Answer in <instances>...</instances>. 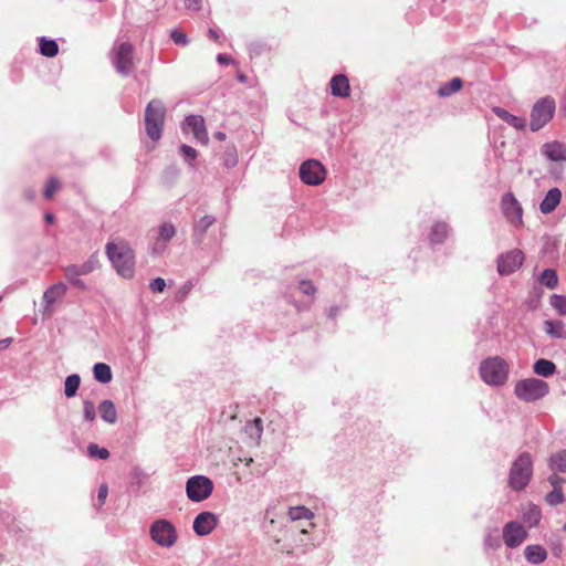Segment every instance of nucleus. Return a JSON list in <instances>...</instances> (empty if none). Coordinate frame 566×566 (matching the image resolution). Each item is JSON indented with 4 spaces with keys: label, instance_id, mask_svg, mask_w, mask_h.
I'll list each match as a JSON object with an SVG mask.
<instances>
[{
    "label": "nucleus",
    "instance_id": "1",
    "mask_svg": "<svg viewBox=\"0 0 566 566\" xmlns=\"http://www.w3.org/2000/svg\"><path fill=\"white\" fill-rule=\"evenodd\" d=\"M105 253L116 272L130 279L135 273V253L129 243L123 239H115L107 242Z\"/></svg>",
    "mask_w": 566,
    "mask_h": 566
},
{
    "label": "nucleus",
    "instance_id": "2",
    "mask_svg": "<svg viewBox=\"0 0 566 566\" xmlns=\"http://www.w3.org/2000/svg\"><path fill=\"white\" fill-rule=\"evenodd\" d=\"M165 119L166 108L164 104L158 99L150 101L145 111V129L153 142L160 139Z\"/></svg>",
    "mask_w": 566,
    "mask_h": 566
},
{
    "label": "nucleus",
    "instance_id": "3",
    "mask_svg": "<svg viewBox=\"0 0 566 566\" xmlns=\"http://www.w3.org/2000/svg\"><path fill=\"white\" fill-rule=\"evenodd\" d=\"M533 473V461L530 453L524 452L513 462L510 475L509 485L514 491L523 490L530 482Z\"/></svg>",
    "mask_w": 566,
    "mask_h": 566
},
{
    "label": "nucleus",
    "instance_id": "4",
    "mask_svg": "<svg viewBox=\"0 0 566 566\" xmlns=\"http://www.w3.org/2000/svg\"><path fill=\"white\" fill-rule=\"evenodd\" d=\"M556 112V102L552 96L538 98L531 111L530 129L537 132L547 125Z\"/></svg>",
    "mask_w": 566,
    "mask_h": 566
},
{
    "label": "nucleus",
    "instance_id": "5",
    "mask_svg": "<svg viewBox=\"0 0 566 566\" xmlns=\"http://www.w3.org/2000/svg\"><path fill=\"white\" fill-rule=\"evenodd\" d=\"M549 387L546 381L538 378H526L517 381L514 394L525 402L536 401L548 394Z\"/></svg>",
    "mask_w": 566,
    "mask_h": 566
},
{
    "label": "nucleus",
    "instance_id": "6",
    "mask_svg": "<svg viewBox=\"0 0 566 566\" xmlns=\"http://www.w3.org/2000/svg\"><path fill=\"white\" fill-rule=\"evenodd\" d=\"M507 365L500 357H492L484 360L480 366V375L489 385H503L507 379Z\"/></svg>",
    "mask_w": 566,
    "mask_h": 566
},
{
    "label": "nucleus",
    "instance_id": "7",
    "mask_svg": "<svg viewBox=\"0 0 566 566\" xmlns=\"http://www.w3.org/2000/svg\"><path fill=\"white\" fill-rule=\"evenodd\" d=\"M134 45L122 42L113 48V65L122 75H128L134 69Z\"/></svg>",
    "mask_w": 566,
    "mask_h": 566
},
{
    "label": "nucleus",
    "instance_id": "8",
    "mask_svg": "<svg viewBox=\"0 0 566 566\" xmlns=\"http://www.w3.org/2000/svg\"><path fill=\"white\" fill-rule=\"evenodd\" d=\"M213 490L212 481L205 475H195L186 483L187 496L193 502H201L208 499Z\"/></svg>",
    "mask_w": 566,
    "mask_h": 566
},
{
    "label": "nucleus",
    "instance_id": "9",
    "mask_svg": "<svg viewBox=\"0 0 566 566\" xmlns=\"http://www.w3.org/2000/svg\"><path fill=\"white\" fill-rule=\"evenodd\" d=\"M151 539L163 546L171 547L177 541L175 526L167 520H157L150 526Z\"/></svg>",
    "mask_w": 566,
    "mask_h": 566
},
{
    "label": "nucleus",
    "instance_id": "10",
    "mask_svg": "<svg viewBox=\"0 0 566 566\" xmlns=\"http://www.w3.org/2000/svg\"><path fill=\"white\" fill-rule=\"evenodd\" d=\"M325 177L326 170L318 160L308 159L300 167V178L306 185H321L325 180Z\"/></svg>",
    "mask_w": 566,
    "mask_h": 566
},
{
    "label": "nucleus",
    "instance_id": "11",
    "mask_svg": "<svg viewBox=\"0 0 566 566\" xmlns=\"http://www.w3.org/2000/svg\"><path fill=\"white\" fill-rule=\"evenodd\" d=\"M501 209L510 223L515 227L524 224L522 206L512 192H507L502 197Z\"/></svg>",
    "mask_w": 566,
    "mask_h": 566
},
{
    "label": "nucleus",
    "instance_id": "12",
    "mask_svg": "<svg viewBox=\"0 0 566 566\" xmlns=\"http://www.w3.org/2000/svg\"><path fill=\"white\" fill-rule=\"evenodd\" d=\"M524 261V254L518 249H513L497 259V271L502 275H509L521 268Z\"/></svg>",
    "mask_w": 566,
    "mask_h": 566
},
{
    "label": "nucleus",
    "instance_id": "13",
    "mask_svg": "<svg viewBox=\"0 0 566 566\" xmlns=\"http://www.w3.org/2000/svg\"><path fill=\"white\" fill-rule=\"evenodd\" d=\"M526 537V530L517 522H509L503 527V541L507 547H518Z\"/></svg>",
    "mask_w": 566,
    "mask_h": 566
},
{
    "label": "nucleus",
    "instance_id": "14",
    "mask_svg": "<svg viewBox=\"0 0 566 566\" xmlns=\"http://www.w3.org/2000/svg\"><path fill=\"white\" fill-rule=\"evenodd\" d=\"M190 129L195 136V138L202 145H207L209 142L208 132L206 128L205 119L200 115H190L187 116L184 124L182 129L186 132Z\"/></svg>",
    "mask_w": 566,
    "mask_h": 566
},
{
    "label": "nucleus",
    "instance_id": "15",
    "mask_svg": "<svg viewBox=\"0 0 566 566\" xmlns=\"http://www.w3.org/2000/svg\"><path fill=\"white\" fill-rule=\"evenodd\" d=\"M66 285L64 283H57L50 286L43 294L44 315L51 316L53 313V305L55 302L63 297L66 293Z\"/></svg>",
    "mask_w": 566,
    "mask_h": 566
},
{
    "label": "nucleus",
    "instance_id": "16",
    "mask_svg": "<svg viewBox=\"0 0 566 566\" xmlns=\"http://www.w3.org/2000/svg\"><path fill=\"white\" fill-rule=\"evenodd\" d=\"M217 526V517L210 512H202L193 521V531L200 536L210 534Z\"/></svg>",
    "mask_w": 566,
    "mask_h": 566
},
{
    "label": "nucleus",
    "instance_id": "17",
    "mask_svg": "<svg viewBox=\"0 0 566 566\" xmlns=\"http://www.w3.org/2000/svg\"><path fill=\"white\" fill-rule=\"evenodd\" d=\"M176 228L170 222H164L158 227V235L155 240L153 251L161 253L166 249V244L175 237Z\"/></svg>",
    "mask_w": 566,
    "mask_h": 566
},
{
    "label": "nucleus",
    "instance_id": "18",
    "mask_svg": "<svg viewBox=\"0 0 566 566\" xmlns=\"http://www.w3.org/2000/svg\"><path fill=\"white\" fill-rule=\"evenodd\" d=\"M331 93L337 97H348L350 93L349 81L346 75L338 74L331 78L329 82Z\"/></svg>",
    "mask_w": 566,
    "mask_h": 566
},
{
    "label": "nucleus",
    "instance_id": "19",
    "mask_svg": "<svg viewBox=\"0 0 566 566\" xmlns=\"http://www.w3.org/2000/svg\"><path fill=\"white\" fill-rule=\"evenodd\" d=\"M541 151L552 161H566V148L558 142L544 144Z\"/></svg>",
    "mask_w": 566,
    "mask_h": 566
},
{
    "label": "nucleus",
    "instance_id": "20",
    "mask_svg": "<svg viewBox=\"0 0 566 566\" xmlns=\"http://www.w3.org/2000/svg\"><path fill=\"white\" fill-rule=\"evenodd\" d=\"M562 191L558 188H552L546 193L545 198L539 205V210L544 214L553 212L556 207L560 203Z\"/></svg>",
    "mask_w": 566,
    "mask_h": 566
},
{
    "label": "nucleus",
    "instance_id": "21",
    "mask_svg": "<svg viewBox=\"0 0 566 566\" xmlns=\"http://www.w3.org/2000/svg\"><path fill=\"white\" fill-rule=\"evenodd\" d=\"M492 111L499 118H501L506 124H509L510 126H512L516 129L523 130L526 127V122L523 117L515 116V115L509 113L506 109H504L502 107H497V106L493 107Z\"/></svg>",
    "mask_w": 566,
    "mask_h": 566
},
{
    "label": "nucleus",
    "instance_id": "22",
    "mask_svg": "<svg viewBox=\"0 0 566 566\" xmlns=\"http://www.w3.org/2000/svg\"><path fill=\"white\" fill-rule=\"evenodd\" d=\"M524 556L531 564H541L546 560L547 552L541 545H528L524 549Z\"/></svg>",
    "mask_w": 566,
    "mask_h": 566
},
{
    "label": "nucleus",
    "instance_id": "23",
    "mask_svg": "<svg viewBox=\"0 0 566 566\" xmlns=\"http://www.w3.org/2000/svg\"><path fill=\"white\" fill-rule=\"evenodd\" d=\"M216 222V218L212 216L202 217L193 227L192 237L196 242L200 243L208 231V229L213 226Z\"/></svg>",
    "mask_w": 566,
    "mask_h": 566
},
{
    "label": "nucleus",
    "instance_id": "24",
    "mask_svg": "<svg viewBox=\"0 0 566 566\" xmlns=\"http://www.w3.org/2000/svg\"><path fill=\"white\" fill-rule=\"evenodd\" d=\"M101 418L107 423H115L117 421V411L112 400H103L98 406Z\"/></svg>",
    "mask_w": 566,
    "mask_h": 566
},
{
    "label": "nucleus",
    "instance_id": "25",
    "mask_svg": "<svg viewBox=\"0 0 566 566\" xmlns=\"http://www.w3.org/2000/svg\"><path fill=\"white\" fill-rule=\"evenodd\" d=\"M533 369H534V373L538 376L549 377L555 373L556 366L553 361H551L548 359L541 358L535 361Z\"/></svg>",
    "mask_w": 566,
    "mask_h": 566
},
{
    "label": "nucleus",
    "instance_id": "26",
    "mask_svg": "<svg viewBox=\"0 0 566 566\" xmlns=\"http://www.w3.org/2000/svg\"><path fill=\"white\" fill-rule=\"evenodd\" d=\"M94 378L102 382L107 384L112 380L111 367L105 363H96L93 367Z\"/></svg>",
    "mask_w": 566,
    "mask_h": 566
},
{
    "label": "nucleus",
    "instance_id": "27",
    "mask_svg": "<svg viewBox=\"0 0 566 566\" xmlns=\"http://www.w3.org/2000/svg\"><path fill=\"white\" fill-rule=\"evenodd\" d=\"M449 232L448 226L444 222H437L431 228L429 239L432 243H442Z\"/></svg>",
    "mask_w": 566,
    "mask_h": 566
},
{
    "label": "nucleus",
    "instance_id": "28",
    "mask_svg": "<svg viewBox=\"0 0 566 566\" xmlns=\"http://www.w3.org/2000/svg\"><path fill=\"white\" fill-rule=\"evenodd\" d=\"M541 520V510L534 504H530L523 512V521L530 526H536Z\"/></svg>",
    "mask_w": 566,
    "mask_h": 566
},
{
    "label": "nucleus",
    "instance_id": "29",
    "mask_svg": "<svg viewBox=\"0 0 566 566\" xmlns=\"http://www.w3.org/2000/svg\"><path fill=\"white\" fill-rule=\"evenodd\" d=\"M463 82L459 77L452 78L449 83L441 85L438 90L440 97L450 96L461 90Z\"/></svg>",
    "mask_w": 566,
    "mask_h": 566
},
{
    "label": "nucleus",
    "instance_id": "30",
    "mask_svg": "<svg viewBox=\"0 0 566 566\" xmlns=\"http://www.w3.org/2000/svg\"><path fill=\"white\" fill-rule=\"evenodd\" d=\"M564 323L562 321H545V332L556 338L565 337Z\"/></svg>",
    "mask_w": 566,
    "mask_h": 566
},
{
    "label": "nucleus",
    "instance_id": "31",
    "mask_svg": "<svg viewBox=\"0 0 566 566\" xmlns=\"http://www.w3.org/2000/svg\"><path fill=\"white\" fill-rule=\"evenodd\" d=\"M40 52L42 55L53 57L59 53V45L54 40L40 39Z\"/></svg>",
    "mask_w": 566,
    "mask_h": 566
},
{
    "label": "nucleus",
    "instance_id": "32",
    "mask_svg": "<svg viewBox=\"0 0 566 566\" xmlns=\"http://www.w3.org/2000/svg\"><path fill=\"white\" fill-rule=\"evenodd\" d=\"M81 378L78 375L73 374L66 377L65 384H64V394L66 397L71 398L76 395V391L80 387Z\"/></svg>",
    "mask_w": 566,
    "mask_h": 566
},
{
    "label": "nucleus",
    "instance_id": "33",
    "mask_svg": "<svg viewBox=\"0 0 566 566\" xmlns=\"http://www.w3.org/2000/svg\"><path fill=\"white\" fill-rule=\"evenodd\" d=\"M287 515L291 521L312 520L314 516L313 512L305 506L290 507Z\"/></svg>",
    "mask_w": 566,
    "mask_h": 566
},
{
    "label": "nucleus",
    "instance_id": "34",
    "mask_svg": "<svg viewBox=\"0 0 566 566\" xmlns=\"http://www.w3.org/2000/svg\"><path fill=\"white\" fill-rule=\"evenodd\" d=\"M549 467L552 470L566 472V451L553 454L549 459Z\"/></svg>",
    "mask_w": 566,
    "mask_h": 566
},
{
    "label": "nucleus",
    "instance_id": "35",
    "mask_svg": "<svg viewBox=\"0 0 566 566\" xmlns=\"http://www.w3.org/2000/svg\"><path fill=\"white\" fill-rule=\"evenodd\" d=\"M539 282L548 289H555L558 284L556 271L552 269L544 270L539 276Z\"/></svg>",
    "mask_w": 566,
    "mask_h": 566
},
{
    "label": "nucleus",
    "instance_id": "36",
    "mask_svg": "<svg viewBox=\"0 0 566 566\" xmlns=\"http://www.w3.org/2000/svg\"><path fill=\"white\" fill-rule=\"evenodd\" d=\"M99 266L98 253H93L83 264L78 265L80 272L86 275Z\"/></svg>",
    "mask_w": 566,
    "mask_h": 566
},
{
    "label": "nucleus",
    "instance_id": "37",
    "mask_svg": "<svg viewBox=\"0 0 566 566\" xmlns=\"http://www.w3.org/2000/svg\"><path fill=\"white\" fill-rule=\"evenodd\" d=\"M549 303L559 315H566V296L554 294L551 296Z\"/></svg>",
    "mask_w": 566,
    "mask_h": 566
},
{
    "label": "nucleus",
    "instance_id": "38",
    "mask_svg": "<svg viewBox=\"0 0 566 566\" xmlns=\"http://www.w3.org/2000/svg\"><path fill=\"white\" fill-rule=\"evenodd\" d=\"M247 431L251 437L260 439L263 432V422L261 418H255L251 423L247 426Z\"/></svg>",
    "mask_w": 566,
    "mask_h": 566
},
{
    "label": "nucleus",
    "instance_id": "39",
    "mask_svg": "<svg viewBox=\"0 0 566 566\" xmlns=\"http://www.w3.org/2000/svg\"><path fill=\"white\" fill-rule=\"evenodd\" d=\"M88 454L93 458L106 460L109 457V452L105 448H99L97 444L91 443L87 447Z\"/></svg>",
    "mask_w": 566,
    "mask_h": 566
},
{
    "label": "nucleus",
    "instance_id": "40",
    "mask_svg": "<svg viewBox=\"0 0 566 566\" xmlns=\"http://www.w3.org/2000/svg\"><path fill=\"white\" fill-rule=\"evenodd\" d=\"M61 188V182L56 178H51L44 189V197L46 199H52L54 193Z\"/></svg>",
    "mask_w": 566,
    "mask_h": 566
},
{
    "label": "nucleus",
    "instance_id": "41",
    "mask_svg": "<svg viewBox=\"0 0 566 566\" xmlns=\"http://www.w3.org/2000/svg\"><path fill=\"white\" fill-rule=\"evenodd\" d=\"M83 416L85 421L92 422L96 417L95 405L92 401L85 400L83 402Z\"/></svg>",
    "mask_w": 566,
    "mask_h": 566
},
{
    "label": "nucleus",
    "instance_id": "42",
    "mask_svg": "<svg viewBox=\"0 0 566 566\" xmlns=\"http://www.w3.org/2000/svg\"><path fill=\"white\" fill-rule=\"evenodd\" d=\"M564 501V495L560 489L554 488L552 492L546 495V502L549 505H557Z\"/></svg>",
    "mask_w": 566,
    "mask_h": 566
},
{
    "label": "nucleus",
    "instance_id": "43",
    "mask_svg": "<svg viewBox=\"0 0 566 566\" xmlns=\"http://www.w3.org/2000/svg\"><path fill=\"white\" fill-rule=\"evenodd\" d=\"M64 274L66 280L71 283L74 281V279H78L80 275H83L82 272H80V268L76 264H72L65 268Z\"/></svg>",
    "mask_w": 566,
    "mask_h": 566
},
{
    "label": "nucleus",
    "instance_id": "44",
    "mask_svg": "<svg viewBox=\"0 0 566 566\" xmlns=\"http://www.w3.org/2000/svg\"><path fill=\"white\" fill-rule=\"evenodd\" d=\"M238 163V156L234 149L227 151L223 158V164L226 167L231 168L234 167Z\"/></svg>",
    "mask_w": 566,
    "mask_h": 566
},
{
    "label": "nucleus",
    "instance_id": "45",
    "mask_svg": "<svg viewBox=\"0 0 566 566\" xmlns=\"http://www.w3.org/2000/svg\"><path fill=\"white\" fill-rule=\"evenodd\" d=\"M149 287L154 293H161L166 287V282L163 277H156L150 282Z\"/></svg>",
    "mask_w": 566,
    "mask_h": 566
},
{
    "label": "nucleus",
    "instance_id": "46",
    "mask_svg": "<svg viewBox=\"0 0 566 566\" xmlns=\"http://www.w3.org/2000/svg\"><path fill=\"white\" fill-rule=\"evenodd\" d=\"M300 290L306 295H314L316 292V287L313 285V283L306 280L300 282Z\"/></svg>",
    "mask_w": 566,
    "mask_h": 566
},
{
    "label": "nucleus",
    "instance_id": "47",
    "mask_svg": "<svg viewBox=\"0 0 566 566\" xmlns=\"http://www.w3.org/2000/svg\"><path fill=\"white\" fill-rule=\"evenodd\" d=\"M170 38L176 44L184 45L187 43V35L181 31L174 30L170 34Z\"/></svg>",
    "mask_w": 566,
    "mask_h": 566
},
{
    "label": "nucleus",
    "instance_id": "48",
    "mask_svg": "<svg viewBox=\"0 0 566 566\" xmlns=\"http://www.w3.org/2000/svg\"><path fill=\"white\" fill-rule=\"evenodd\" d=\"M180 149H181V153L184 154V156L191 160H193L197 157V150L195 148H192L191 146L182 145L180 147Z\"/></svg>",
    "mask_w": 566,
    "mask_h": 566
},
{
    "label": "nucleus",
    "instance_id": "49",
    "mask_svg": "<svg viewBox=\"0 0 566 566\" xmlns=\"http://www.w3.org/2000/svg\"><path fill=\"white\" fill-rule=\"evenodd\" d=\"M107 494H108V488L106 484H103L99 486L98 489V493H97V500L99 502V504H104L106 497H107Z\"/></svg>",
    "mask_w": 566,
    "mask_h": 566
},
{
    "label": "nucleus",
    "instance_id": "50",
    "mask_svg": "<svg viewBox=\"0 0 566 566\" xmlns=\"http://www.w3.org/2000/svg\"><path fill=\"white\" fill-rule=\"evenodd\" d=\"M190 290H191V284H190V283H186V284L180 289V291H179V293H178V297H179V300H180V301H181V300H184V298L187 296V294L190 292Z\"/></svg>",
    "mask_w": 566,
    "mask_h": 566
},
{
    "label": "nucleus",
    "instance_id": "51",
    "mask_svg": "<svg viewBox=\"0 0 566 566\" xmlns=\"http://www.w3.org/2000/svg\"><path fill=\"white\" fill-rule=\"evenodd\" d=\"M188 9L198 10L200 8L201 0H185Z\"/></svg>",
    "mask_w": 566,
    "mask_h": 566
},
{
    "label": "nucleus",
    "instance_id": "52",
    "mask_svg": "<svg viewBox=\"0 0 566 566\" xmlns=\"http://www.w3.org/2000/svg\"><path fill=\"white\" fill-rule=\"evenodd\" d=\"M217 61L220 63V64H229L232 62V59L227 55V54H218L217 55Z\"/></svg>",
    "mask_w": 566,
    "mask_h": 566
},
{
    "label": "nucleus",
    "instance_id": "53",
    "mask_svg": "<svg viewBox=\"0 0 566 566\" xmlns=\"http://www.w3.org/2000/svg\"><path fill=\"white\" fill-rule=\"evenodd\" d=\"M548 481L549 483L554 486V488H557V485L560 483L562 481V478L558 476L556 473L552 474L549 478H548Z\"/></svg>",
    "mask_w": 566,
    "mask_h": 566
},
{
    "label": "nucleus",
    "instance_id": "54",
    "mask_svg": "<svg viewBox=\"0 0 566 566\" xmlns=\"http://www.w3.org/2000/svg\"><path fill=\"white\" fill-rule=\"evenodd\" d=\"M71 284H72L73 286H75V287H77V289L82 290V291L86 290V285H85V283H84V281H83V280H81V279H74V281H73V282H71Z\"/></svg>",
    "mask_w": 566,
    "mask_h": 566
},
{
    "label": "nucleus",
    "instance_id": "55",
    "mask_svg": "<svg viewBox=\"0 0 566 566\" xmlns=\"http://www.w3.org/2000/svg\"><path fill=\"white\" fill-rule=\"evenodd\" d=\"M11 343H12L11 337L0 339V350L8 348L11 345Z\"/></svg>",
    "mask_w": 566,
    "mask_h": 566
},
{
    "label": "nucleus",
    "instance_id": "56",
    "mask_svg": "<svg viewBox=\"0 0 566 566\" xmlns=\"http://www.w3.org/2000/svg\"><path fill=\"white\" fill-rule=\"evenodd\" d=\"M208 34L213 41H219V33L214 29H209Z\"/></svg>",
    "mask_w": 566,
    "mask_h": 566
},
{
    "label": "nucleus",
    "instance_id": "57",
    "mask_svg": "<svg viewBox=\"0 0 566 566\" xmlns=\"http://www.w3.org/2000/svg\"><path fill=\"white\" fill-rule=\"evenodd\" d=\"M44 219L48 223H53L55 221V217L50 212L45 213Z\"/></svg>",
    "mask_w": 566,
    "mask_h": 566
},
{
    "label": "nucleus",
    "instance_id": "58",
    "mask_svg": "<svg viewBox=\"0 0 566 566\" xmlns=\"http://www.w3.org/2000/svg\"><path fill=\"white\" fill-rule=\"evenodd\" d=\"M237 78H238V81H239V82H241V83H245V82L248 81L247 75H245V74H243V73H239V74L237 75Z\"/></svg>",
    "mask_w": 566,
    "mask_h": 566
},
{
    "label": "nucleus",
    "instance_id": "59",
    "mask_svg": "<svg viewBox=\"0 0 566 566\" xmlns=\"http://www.w3.org/2000/svg\"><path fill=\"white\" fill-rule=\"evenodd\" d=\"M214 137L218 139V140H224L226 139V134L223 132H217L214 134Z\"/></svg>",
    "mask_w": 566,
    "mask_h": 566
},
{
    "label": "nucleus",
    "instance_id": "60",
    "mask_svg": "<svg viewBox=\"0 0 566 566\" xmlns=\"http://www.w3.org/2000/svg\"><path fill=\"white\" fill-rule=\"evenodd\" d=\"M28 197H29V199H33V195L32 193H28Z\"/></svg>",
    "mask_w": 566,
    "mask_h": 566
},
{
    "label": "nucleus",
    "instance_id": "61",
    "mask_svg": "<svg viewBox=\"0 0 566 566\" xmlns=\"http://www.w3.org/2000/svg\"><path fill=\"white\" fill-rule=\"evenodd\" d=\"M28 197H29V199H33V195L32 193H28Z\"/></svg>",
    "mask_w": 566,
    "mask_h": 566
},
{
    "label": "nucleus",
    "instance_id": "62",
    "mask_svg": "<svg viewBox=\"0 0 566 566\" xmlns=\"http://www.w3.org/2000/svg\"><path fill=\"white\" fill-rule=\"evenodd\" d=\"M563 530L566 532V523L564 524Z\"/></svg>",
    "mask_w": 566,
    "mask_h": 566
}]
</instances>
